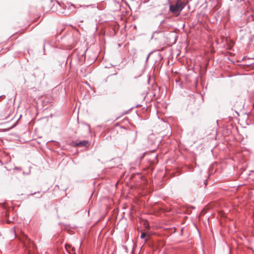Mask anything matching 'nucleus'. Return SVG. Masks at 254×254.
<instances>
[{
	"instance_id": "obj_1",
	"label": "nucleus",
	"mask_w": 254,
	"mask_h": 254,
	"mask_svg": "<svg viewBox=\"0 0 254 254\" xmlns=\"http://www.w3.org/2000/svg\"><path fill=\"white\" fill-rule=\"evenodd\" d=\"M184 3L181 0H178L174 4L170 6V11L176 16H178L184 8Z\"/></svg>"
},
{
	"instance_id": "obj_2",
	"label": "nucleus",
	"mask_w": 254,
	"mask_h": 254,
	"mask_svg": "<svg viewBox=\"0 0 254 254\" xmlns=\"http://www.w3.org/2000/svg\"><path fill=\"white\" fill-rule=\"evenodd\" d=\"M87 143L88 141L83 140L77 143L76 145L78 146H86Z\"/></svg>"
},
{
	"instance_id": "obj_3",
	"label": "nucleus",
	"mask_w": 254,
	"mask_h": 254,
	"mask_svg": "<svg viewBox=\"0 0 254 254\" xmlns=\"http://www.w3.org/2000/svg\"><path fill=\"white\" fill-rule=\"evenodd\" d=\"M145 236H146V233L143 232V233H141L140 237L141 239H144L145 237Z\"/></svg>"
}]
</instances>
